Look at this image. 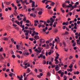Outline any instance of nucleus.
Returning a JSON list of instances; mask_svg holds the SVG:
<instances>
[{
	"label": "nucleus",
	"mask_w": 80,
	"mask_h": 80,
	"mask_svg": "<svg viewBox=\"0 0 80 80\" xmlns=\"http://www.w3.org/2000/svg\"><path fill=\"white\" fill-rule=\"evenodd\" d=\"M23 46H19L18 44L16 45V48L19 50H25V47H23ZM19 48L20 49H19Z\"/></svg>",
	"instance_id": "f257e3e1"
},
{
	"label": "nucleus",
	"mask_w": 80,
	"mask_h": 80,
	"mask_svg": "<svg viewBox=\"0 0 80 80\" xmlns=\"http://www.w3.org/2000/svg\"><path fill=\"white\" fill-rule=\"evenodd\" d=\"M34 51L37 53L38 54L42 52V50H41V48L38 47V49L36 48L34 50Z\"/></svg>",
	"instance_id": "f03ea898"
},
{
	"label": "nucleus",
	"mask_w": 80,
	"mask_h": 80,
	"mask_svg": "<svg viewBox=\"0 0 80 80\" xmlns=\"http://www.w3.org/2000/svg\"><path fill=\"white\" fill-rule=\"evenodd\" d=\"M43 9L42 8H40L39 10H41V11H39L38 12V14L39 15H42V13H43Z\"/></svg>",
	"instance_id": "7ed1b4c3"
},
{
	"label": "nucleus",
	"mask_w": 80,
	"mask_h": 80,
	"mask_svg": "<svg viewBox=\"0 0 80 80\" xmlns=\"http://www.w3.org/2000/svg\"><path fill=\"white\" fill-rule=\"evenodd\" d=\"M55 70H56V71H58V70H60V68H59L58 65H57L56 67H55Z\"/></svg>",
	"instance_id": "20e7f679"
},
{
	"label": "nucleus",
	"mask_w": 80,
	"mask_h": 80,
	"mask_svg": "<svg viewBox=\"0 0 80 80\" xmlns=\"http://www.w3.org/2000/svg\"><path fill=\"white\" fill-rule=\"evenodd\" d=\"M55 19H53L52 18H50V23H53V22H55Z\"/></svg>",
	"instance_id": "39448f33"
},
{
	"label": "nucleus",
	"mask_w": 80,
	"mask_h": 80,
	"mask_svg": "<svg viewBox=\"0 0 80 80\" xmlns=\"http://www.w3.org/2000/svg\"><path fill=\"white\" fill-rule=\"evenodd\" d=\"M69 24V22L68 21L66 22H64L62 23V25H68Z\"/></svg>",
	"instance_id": "423d86ee"
},
{
	"label": "nucleus",
	"mask_w": 80,
	"mask_h": 80,
	"mask_svg": "<svg viewBox=\"0 0 80 80\" xmlns=\"http://www.w3.org/2000/svg\"><path fill=\"white\" fill-rule=\"evenodd\" d=\"M49 5H47L46 6V8H47L48 9H51V8H52V7L51 6H50L49 7Z\"/></svg>",
	"instance_id": "0eeeda50"
},
{
	"label": "nucleus",
	"mask_w": 80,
	"mask_h": 80,
	"mask_svg": "<svg viewBox=\"0 0 80 80\" xmlns=\"http://www.w3.org/2000/svg\"><path fill=\"white\" fill-rule=\"evenodd\" d=\"M40 56L41 58H43V59H45V56L43 55V54H40Z\"/></svg>",
	"instance_id": "6e6552de"
},
{
	"label": "nucleus",
	"mask_w": 80,
	"mask_h": 80,
	"mask_svg": "<svg viewBox=\"0 0 80 80\" xmlns=\"http://www.w3.org/2000/svg\"><path fill=\"white\" fill-rule=\"evenodd\" d=\"M34 38L37 40H38L40 38V37L38 35H35L34 36Z\"/></svg>",
	"instance_id": "1a4fd4ad"
},
{
	"label": "nucleus",
	"mask_w": 80,
	"mask_h": 80,
	"mask_svg": "<svg viewBox=\"0 0 80 80\" xmlns=\"http://www.w3.org/2000/svg\"><path fill=\"white\" fill-rule=\"evenodd\" d=\"M53 51L52 50H50V51L48 52V54L49 55H50L52 53H53Z\"/></svg>",
	"instance_id": "9d476101"
},
{
	"label": "nucleus",
	"mask_w": 80,
	"mask_h": 80,
	"mask_svg": "<svg viewBox=\"0 0 80 80\" xmlns=\"http://www.w3.org/2000/svg\"><path fill=\"white\" fill-rule=\"evenodd\" d=\"M67 70L68 72H72L73 71V69L72 68L68 69Z\"/></svg>",
	"instance_id": "9b49d317"
},
{
	"label": "nucleus",
	"mask_w": 80,
	"mask_h": 80,
	"mask_svg": "<svg viewBox=\"0 0 80 80\" xmlns=\"http://www.w3.org/2000/svg\"><path fill=\"white\" fill-rule=\"evenodd\" d=\"M35 2L34 1L32 2V7L33 8V7H35Z\"/></svg>",
	"instance_id": "f8f14e48"
},
{
	"label": "nucleus",
	"mask_w": 80,
	"mask_h": 80,
	"mask_svg": "<svg viewBox=\"0 0 80 80\" xmlns=\"http://www.w3.org/2000/svg\"><path fill=\"white\" fill-rule=\"evenodd\" d=\"M31 72V70H30V69L28 68L27 69V73H30Z\"/></svg>",
	"instance_id": "ddd939ff"
},
{
	"label": "nucleus",
	"mask_w": 80,
	"mask_h": 80,
	"mask_svg": "<svg viewBox=\"0 0 80 80\" xmlns=\"http://www.w3.org/2000/svg\"><path fill=\"white\" fill-rule=\"evenodd\" d=\"M27 50L24 51L23 52L22 55H25L27 54Z\"/></svg>",
	"instance_id": "4468645a"
},
{
	"label": "nucleus",
	"mask_w": 80,
	"mask_h": 80,
	"mask_svg": "<svg viewBox=\"0 0 80 80\" xmlns=\"http://www.w3.org/2000/svg\"><path fill=\"white\" fill-rule=\"evenodd\" d=\"M4 4H5V3H6V5H10V2H4Z\"/></svg>",
	"instance_id": "2eb2a0df"
},
{
	"label": "nucleus",
	"mask_w": 80,
	"mask_h": 80,
	"mask_svg": "<svg viewBox=\"0 0 80 80\" xmlns=\"http://www.w3.org/2000/svg\"><path fill=\"white\" fill-rule=\"evenodd\" d=\"M54 61H55V64H58L59 63V62H58V60L57 59H55L54 60Z\"/></svg>",
	"instance_id": "dca6fc26"
},
{
	"label": "nucleus",
	"mask_w": 80,
	"mask_h": 80,
	"mask_svg": "<svg viewBox=\"0 0 80 80\" xmlns=\"http://www.w3.org/2000/svg\"><path fill=\"white\" fill-rule=\"evenodd\" d=\"M8 39L9 38H4V40L5 41H7V40H8Z\"/></svg>",
	"instance_id": "f3484780"
},
{
	"label": "nucleus",
	"mask_w": 80,
	"mask_h": 80,
	"mask_svg": "<svg viewBox=\"0 0 80 80\" xmlns=\"http://www.w3.org/2000/svg\"><path fill=\"white\" fill-rule=\"evenodd\" d=\"M55 3L54 2H52L51 4H50V6H53L54 5H55Z\"/></svg>",
	"instance_id": "a211bd4d"
},
{
	"label": "nucleus",
	"mask_w": 80,
	"mask_h": 80,
	"mask_svg": "<svg viewBox=\"0 0 80 80\" xmlns=\"http://www.w3.org/2000/svg\"><path fill=\"white\" fill-rule=\"evenodd\" d=\"M69 68H73V64H71L69 66Z\"/></svg>",
	"instance_id": "6ab92c4d"
},
{
	"label": "nucleus",
	"mask_w": 80,
	"mask_h": 80,
	"mask_svg": "<svg viewBox=\"0 0 80 80\" xmlns=\"http://www.w3.org/2000/svg\"><path fill=\"white\" fill-rule=\"evenodd\" d=\"M63 75H64V72H62L60 75L61 77H63Z\"/></svg>",
	"instance_id": "aec40b11"
},
{
	"label": "nucleus",
	"mask_w": 80,
	"mask_h": 80,
	"mask_svg": "<svg viewBox=\"0 0 80 80\" xmlns=\"http://www.w3.org/2000/svg\"><path fill=\"white\" fill-rule=\"evenodd\" d=\"M23 22H25L27 21V17H24L23 19Z\"/></svg>",
	"instance_id": "412c9836"
},
{
	"label": "nucleus",
	"mask_w": 80,
	"mask_h": 80,
	"mask_svg": "<svg viewBox=\"0 0 80 80\" xmlns=\"http://www.w3.org/2000/svg\"><path fill=\"white\" fill-rule=\"evenodd\" d=\"M73 6L72 4H69V5L67 6V7H68V8H70V7H71Z\"/></svg>",
	"instance_id": "4be33fe9"
},
{
	"label": "nucleus",
	"mask_w": 80,
	"mask_h": 80,
	"mask_svg": "<svg viewBox=\"0 0 80 80\" xmlns=\"http://www.w3.org/2000/svg\"><path fill=\"white\" fill-rule=\"evenodd\" d=\"M46 63H47V61H43L42 62L43 65H45L46 64Z\"/></svg>",
	"instance_id": "5701e85b"
},
{
	"label": "nucleus",
	"mask_w": 80,
	"mask_h": 80,
	"mask_svg": "<svg viewBox=\"0 0 80 80\" xmlns=\"http://www.w3.org/2000/svg\"><path fill=\"white\" fill-rule=\"evenodd\" d=\"M5 8V6H4V5L3 4V2H2V8L3 9Z\"/></svg>",
	"instance_id": "b1692460"
},
{
	"label": "nucleus",
	"mask_w": 80,
	"mask_h": 80,
	"mask_svg": "<svg viewBox=\"0 0 80 80\" xmlns=\"http://www.w3.org/2000/svg\"><path fill=\"white\" fill-rule=\"evenodd\" d=\"M62 72H62V71L60 70L58 71V73H59V74H61V73H62Z\"/></svg>",
	"instance_id": "393cba45"
},
{
	"label": "nucleus",
	"mask_w": 80,
	"mask_h": 80,
	"mask_svg": "<svg viewBox=\"0 0 80 80\" xmlns=\"http://www.w3.org/2000/svg\"><path fill=\"white\" fill-rule=\"evenodd\" d=\"M63 78H64V80H67V77L66 75L64 76Z\"/></svg>",
	"instance_id": "a878e982"
},
{
	"label": "nucleus",
	"mask_w": 80,
	"mask_h": 80,
	"mask_svg": "<svg viewBox=\"0 0 80 80\" xmlns=\"http://www.w3.org/2000/svg\"><path fill=\"white\" fill-rule=\"evenodd\" d=\"M46 49H48V48H49V45H48V44H47L46 46Z\"/></svg>",
	"instance_id": "bb28decb"
},
{
	"label": "nucleus",
	"mask_w": 80,
	"mask_h": 80,
	"mask_svg": "<svg viewBox=\"0 0 80 80\" xmlns=\"http://www.w3.org/2000/svg\"><path fill=\"white\" fill-rule=\"evenodd\" d=\"M48 0H43L42 1V2L43 3H45V2L46 1H48Z\"/></svg>",
	"instance_id": "cd10ccee"
},
{
	"label": "nucleus",
	"mask_w": 80,
	"mask_h": 80,
	"mask_svg": "<svg viewBox=\"0 0 80 80\" xmlns=\"http://www.w3.org/2000/svg\"><path fill=\"white\" fill-rule=\"evenodd\" d=\"M33 33H34L35 34V35H38V32H36L35 31H34V32H33Z\"/></svg>",
	"instance_id": "c85d7f7f"
},
{
	"label": "nucleus",
	"mask_w": 80,
	"mask_h": 80,
	"mask_svg": "<svg viewBox=\"0 0 80 80\" xmlns=\"http://www.w3.org/2000/svg\"><path fill=\"white\" fill-rule=\"evenodd\" d=\"M73 58V56H70L69 57V59L70 60H71Z\"/></svg>",
	"instance_id": "c756f323"
},
{
	"label": "nucleus",
	"mask_w": 80,
	"mask_h": 80,
	"mask_svg": "<svg viewBox=\"0 0 80 80\" xmlns=\"http://www.w3.org/2000/svg\"><path fill=\"white\" fill-rule=\"evenodd\" d=\"M34 23H38V25L39 24V23H38V21L35 20Z\"/></svg>",
	"instance_id": "7c9ffc66"
},
{
	"label": "nucleus",
	"mask_w": 80,
	"mask_h": 80,
	"mask_svg": "<svg viewBox=\"0 0 80 80\" xmlns=\"http://www.w3.org/2000/svg\"><path fill=\"white\" fill-rule=\"evenodd\" d=\"M76 46V43L74 42L72 44V47H75Z\"/></svg>",
	"instance_id": "2f4dec72"
},
{
	"label": "nucleus",
	"mask_w": 80,
	"mask_h": 80,
	"mask_svg": "<svg viewBox=\"0 0 80 80\" xmlns=\"http://www.w3.org/2000/svg\"><path fill=\"white\" fill-rule=\"evenodd\" d=\"M72 7L74 8H77V5L75 4L73 6H72Z\"/></svg>",
	"instance_id": "473e14b6"
},
{
	"label": "nucleus",
	"mask_w": 80,
	"mask_h": 80,
	"mask_svg": "<svg viewBox=\"0 0 80 80\" xmlns=\"http://www.w3.org/2000/svg\"><path fill=\"white\" fill-rule=\"evenodd\" d=\"M56 78L58 79V80H60V77L59 76H57Z\"/></svg>",
	"instance_id": "72a5a7b5"
},
{
	"label": "nucleus",
	"mask_w": 80,
	"mask_h": 80,
	"mask_svg": "<svg viewBox=\"0 0 80 80\" xmlns=\"http://www.w3.org/2000/svg\"><path fill=\"white\" fill-rule=\"evenodd\" d=\"M33 39H34L33 38H30L29 39V40H30L31 41H33Z\"/></svg>",
	"instance_id": "f704fd0d"
},
{
	"label": "nucleus",
	"mask_w": 80,
	"mask_h": 80,
	"mask_svg": "<svg viewBox=\"0 0 80 80\" xmlns=\"http://www.w3.org/2000/svg\"><path fill=\"white\" fill-rule=\"evenodd\" d=\"M13 27H17V25L15 24H13L12 25Z\"/></svg>",
	"instance_id": "c9c22d12"
},
{
	"label": "nucleus",
	"mask_w": 80,
	"mask_h": 80,
	"mask_svg": "<svg viewBox=\"0 0 80 80\" xmlns=\"http://www.w3.org/2000/svg\"><path fill=\"white\" fill-rule=\"evenodd\" d=\"M23 65H28V63H25V62H24L23 63Z\"/></svg>",
	"instance_id": "e433bc0d"
},
{
	"label": "nucleus",
	"mask_w": 80,
	"mask_h": 80,
	"mask_svg": "<svg viewBox=\"0 0 80 80\" xmlns=\"http://www.w3.org/2000/svg\"><path fill=\"white\" fill-rule=\"evenodd\" d=\"M64 50L65 52H68V48H64Z\"/></svg>",
	"instance_id": "4c0bfd02"
},
{
	"label": "nucleus",
	"mask_w": 80,
	"mask_h": 80,
	"mask_svg": "<svg viewBox=\"0 0 80 80\" xmlns=\"http://www.w3.org/2000/svg\"><path fill=\"white\" fill-rule=\"evenodd\" d=\"M20 45L19 46H23V44L22 43V42H21L20 43Z\"/></svg>",
	"instance_id": "58836bf2"
},
{
	"label": "nucleus",
	"mask_w": 80,
	"mask_h": 80,
	"mask_svg": "<svg viewBox=\"0 0 80 80\" xmlns=\"http://www.w3.org/2000/svg\"><path fill=\"white\" fill-rule=\"evenodd\" d=\"M29 33V32H26L25 33V35L26 36H28V34Z\"/></svg>",
	"instance_id": "ea45409f"
},
{
	"label": "nucleus",
	"mask_w": 80,
	"mask_h": 80,
	"mask_svg": "<svg viewBox=\"0 0 80 80\" xmlns=\"http://www.w3.org/2000/svg\"><path fill=\"white\" fill-rule=\"evenodd\" d=\"M26 23H30V21L29 20H27L26 21Z\"/></svg>",
	"instance_id": "a19ab883"
},
{
	"label": "nucleus",
	"mask_w": 80,
	"mask_h": 80,
	"mask_svg": "<svg viewBox=\"0 0 80 80\" xmlns=\"http://www.w3.org/2000/svg\"><path fill=\"white\" fill-rule=\"evenodd\" d=\"M66 27H67L66 26H64L63 28H62V29H63V30H65V28H66Z\"/></svg>",
	"instance_id": "79ce46f5"
},
{
	"label": "nucleus",
	"mask_w": 80,
	"mask_h": 80,
	"mask_svg": "<svg viewBox=\"0 0 80 80\" xmlns=\"http://www.w3.org/2000/svg\"><path fill=\"white\" fill-rule=\"evenodd\" d=\"M34 71L36 73H38V70H37V69H35Z\"/></svg>",
	"instance_id": "37998d69"
},
{
	"label": "nucleus",
	"mask_w": 80,
	"mask_h": 80,
	"mask_svg": "<svg viewBox=\"0 0 80 80\" xmlns=\"http://www.w3.org/2000/svg\"><path fill=\"white\" fill-rule=\"evenodd\" d=\"M4 75H5V77H6V78H7V77L8 76V75L7 74V73H5Z\"/></svg>",
	"instance_id": "c03bdc74"
},
{
	"label": "nucleus",
	"mask_w": 80,
	"mask_h": 80,
	"mask_svg": "<svg viewBox=\"0 0 80 80\" xmlns=\"http://www.w3.org/2000/svg\"><path fill=\"white\" fill-rule=\"evenodd\" d=\"M55 43V41H53L52 42V46L53 47H54L55 46V45H54V43Z\"/></svg>",
	"instance_id": "a18cd8bd"
},
{
	"label": "nucleus",
	"mask_w": 80,
	"mask_h": 80,
	"mask_svg": "<svg viewBox=\"0 0 80 80\" xmlns=\"http://www.w3.org/2000/svg\"><path fill=\"white\" fill-rule=\"evenodd\" d=\"M42 47H46V44H44V45H42Z\"/></svg>",
	"instance_id": "49530a36"
},
{
	"label": "nucleus",
	"mask_w": 80,
	"mask_h": 80,
	"mask_svg": "<svg viewBox=\"0 0 80 80\" xmlns=\"http://www.w3.org/2000/svg\"><path fill=\"white\" fill-rule=\"evenodd\" d=\"M29 33V34H32V31H29L28 32Z\"/></svg>",
	"instance_id": "de8ad7c7"
},
{
	"label": "nucleus",
	"mask_w": 80,
	"mask_h": 80,
	"mask_svg": "<svg viewBox=\"0 0 80 80\" xmlns=\"http://www.w3.org/2000/svg\"><path fill=\"white\" fill-rule=\"evenodd\" d=\"M17 57H18V58H20V56L18 55H17Z\"/></svg>",
	"instance_id": "09e8293b"
},
{
	"label": "nucleus",
	"mask_w": 80,
	"mask_h": 80,
	"mask_svg": "<svg viewBox=\"0 0 80 80\" xmlns=\"http://www.w3.org/2000/svg\"><path fill=\"white\" fill-rule=\"evenodd\" d=\"M3 51V48H1L0 49V52H2Z\"/></svg>",
	"instance_id": "8fccbe9b"
},
{
	"label": "nucleus",
	"mask_w": 80,
	"mask_h": 80,
	"mask_svg": "<svg viewBox=\"0 0 80 80\" xmlns=\"http://www.w3.org/2000/svg\"><path fill=\"white\" fill-rule=\"evenodd\" d=\"M47 23H50V20H48L47 21Z\"/></svg>",
	"instance_id": "3c124183"
},
{
	"label": "nucleus",
	"mask_w": 80,
	"mask_h": 80,
	"mask_svg": "<svg viewBox=\"0 0 80 80\" xmlns=\"http://www.w3.org/2000/svg\"><path fill=\"white\" fill-rule=\"evenodd\" d=\"M79 2H77L75 3V5H79Z\"/></svg>",
	"instance_id": "603ef678"
},
{
	"label": "nucleus",
	"mask_w": 80,
	"mask_h": 80,
	"mask_svg": "<svg viewBox=\"0 0 80 80\" xmlns=\"http://www.w3.org/2000/svg\"><path fill=\"white\" fill-rule=\"evenodd\" d=\"M3 55L4 56V58H5L6 57V54H5V53H3Z\"/></svg>",
	"instance_id": "864d4df0"
},
{
	"label": "nucleus",
	"mask_w": 80,
	"mask_h": 80,
	"mask_svg": "<svg viewBox=\"0 0 80 80\" xmlns=\"http://www.w3.org/2000/svg\"><path fill=\"white\" fill-rule=\"evenodd\" d=\"M10 18H12V17H13V15L12 14L10 16Z\"/></svg>",
	"instance_id": "5fc2aeb1"
},
{
	"label": "nucleus",
	"mask_w": 80,
	"mask_h": 80,
	"mask_svg": "<svg viewBox=\"0 0 80 80\" xmlns=\"http://www.w3.org/2000/svg\"><path fill=\"white\" fill-rule=\"evenodd\" d=\"M11 54L13 55V54H14V52H13V51H11Z\"/></svg>",
	"instance_id": "6e6d98bb"
},
{
	"label": "nucleus",
	"mask_w": 80,
	"mask_h": 80,
	"mask_svg": "<svg viewBox=\"0 0 80 80\" xmlns=\"http://www.w3.org/2000/svg\"><path fill=\"white\" fill-rule=\"evenodd\" d=\"M11 5H12V7H15V5H14V4L13 3L11 4Z\"/></svg>",
	"instance_id": "4d7b16f0"
},
{
	"label": "nucleus",
	"mask_w": 80,
	"mask_h": 80,
	"mask_svg": "<svg viewBox=\"0 0 80 80\" xmlns=\"http://www.w3.org/2000/svg\"><path fill=\"white\" fill-rule=\"evenodd\" d=\"M65 2L66 3H68V4L70 3V2L69 1H66Z\"/></svg>",
	"instance_id": "13d9d810"
},
{
	"label": "nucleus",
	"mask_w": 80,
	"mask_h": 80,
	"mask_svg": "<svg viewBox=\"0 0 80 80\" xmlns=\"http://www.w3.org/2000/svg\"><path fill=\"white\" fill-rule=\"evenodd\" d=\"M19 53H20V54H22V53H23V52L22 51H19Z\"/></svg>",
	"instance_id": "bf43d9fd"
},
{
	"label": "nucleus",
	"mask_w": 80,
	"mask_h": 80,
	"mask_svg": "<svg viewBox=\"0 0 80 80\" xmlns=\"http://www.w3.org/2000/svg\"><path fill=\"white\" fill-rule=\"evenodd\" d=\"M19 15L20 17H23V14H20Z\"/></svg>",
	"instance_id": "052dcab7"
},
{
	"label": "nucleus",
	"mask_w": 80,
	"mask_h": 80,
	"mask_svg": "<svg viewBox=\"0 0 80 80\" xmlns=\"http://www.w3.org/2000/svg\"><path fill=\"white\" fill-rule=\"evenodd\" d=\"M2 70L3 71H5V70H6V68H2Z\"/></svg>",
	"instance_id": "680f3d73"
},
{
	"label": "nucleus",
	"mask_w": 80,
	"mask_h": 80,
	"mask_svg": "<svg viewBox=\"0 0 80 80\" xmlns=\"http://www.w3.org/2000/svg\"><path fill=\"white\" fill-rule=\"evenodd\" d=\"M46 31V30L45 29V28H43L42 29V32H45Z\"/></svg>",
	"instance_id": "e2e57ef3"
},
{
	"label": "nucleus",
	"mask_w": 80,
	"mask_h": 80,
	"mask_svg": "<svg viewBox=\"0 0 80 80\" xmlns=\"http://www.w3.org/2000/svg\"><path fill=\"white\" fill-rule=\"evenodd\" d=\"M46 43H50V41H47L46 42Z\"/></svg>",
	"instance_id": "0e129e2a"
},
{
	"label": "nucleus",
	"mask_w": 80,
	"mask_h": 80,
	"mask_svg": "<svg viewBox=\"0 0 80 80\" xmlns=\"http://www.w3.org/2000/svg\"><path fill=\"white\" fill-rule=\"evenodd\" d=\"M77 47H74L73 48L75 50H77Z\"/></svg>",
	"instance_id": "69168bd1"
},
{
	"label": "nucleus",
	"mask_w": 80,
	"mask_h": 80,
	"mask_svg": "<svg viewBox=\"0 0 80 80\" xmlns=\"http://www.w3.org/2000/svg\"><path fill=\"white\" fill-rule=\"evenodd\" d=\"M7 65L8 67H10V63H8L7 64Z\"/></svg>",
	"instance_id": "338daca9"
},
{
	"label": "nucleus",
	"mask_w": 80,
	"mask_h": 80,
	"mask_svg": "<svg viewBox=\"0 0 80 80\" xmlns=\"http://www.w3.org/2000/svg\"><path fill=\"white\" fill-rule=\"evenodd\" d=\"M77 24H78V25H79V24H80V21H78L77 22Z\"/></svg>",
	"instance_id": "774afa93"
}]
</instances>
